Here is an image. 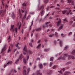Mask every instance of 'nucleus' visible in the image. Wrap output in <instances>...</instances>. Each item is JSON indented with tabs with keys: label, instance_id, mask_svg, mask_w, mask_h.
Returning <instances> with one entry per match:
<instances>
[{
	"label": "nucleus",
	"instance_id": "1",
	"mask_svg": "<svg viewBox=\"0 0 75 75\" xmlns=\"http://www.w3.org/2000/svg\"><path fill=\"white\" fill-rule=\"evenodd\" d=\"M16 25L17 26V28H13L14 27V25L11 26V31H12V32H14V31H15V32H16V33H17V31L18 30H20V27L21 25V22H18L17 23Z\"/></svg>",
	"mask_w": 75,
	"mask_h": 75
},
{
	"label": "nucleus",
	"instance_id": "2",
	"mask_svg": "<svg viewBox=\"0 0 75 75\" xmlns=\"http://www.w3.org/2000/svg\"><path fill=\"white\" fill-rule=\"evenodd\" d=\"M24 51H25V52H27L28 54H32V52L31 51L27 50V47H26V46H24L23 52L24 55H25V54H26V53L24 52Z\"/></svg>",
	"mask_w": 75,
	"mask_h": 75
},
{
	"label": "nucleus",
	"instance_id": "3",
	"mask_svg": "<svg viewBox=\"0 0 75 75\" xmlns=\"http://www.w3.org/2000/svg\"><path fill=\"white\" fill-rule=\"evenodd\" d=\"M71 10H70L69 11V13H68V11L67 10H64V11H62V13L63 14H64L65 13H67V15H68L69 14H72L73 13L72 12H71Z\"/></svg>",
	"mask_w": 75,
	"mask_h": 75
},
{
	"label": "nucleus",
	"instance_id": "4",
	"mask_svg": "<svg viewBox=\"0 0 75 75\" xmlns=\"http://www.w3.org/2000/svg\"><path fill=\"white\" fill-rule=\"evenodd\" d=\"M71 58L73 59H75V57L74 56H71V55H68V59H70Z\"/></svg>",
	"mask_w": 75,
	"mask_h": 75
},
{
	"label": "nucleus",
	"instance_id": "5",
	"mask_svg": "<svg viewBox=\"0 0 75 75\" xmlns=\"http://www.w3.org/2000/svg\"><path fill=\"white\" fill-rule=\"evenodd\" d=\"M67 1L69 3H71L72 5H74V1L73 0H68Z\"/></svg>",
	"mask_w": 75,
	"mask_h": 75
},
{
	"label": "nucleus",
	"instance_id": "6",
	"mask_svg": "<svg viewBox=\"0 0 75 75\" xmlns=\"http://www.w3.org/2000/svg\"><path fill=\"white\" fill-rule=\"evenodd\" d=\"M61 24V19H59V21L57 22V27H59L60 25Z\"/></svg>",
	"mask_w": 75,
	"mask_h": 75
},
{
	"label": "nucleus",
	"instance_id": "7",
	"mask_svg": "<svg viewBox=\"0 0 75 75\" xmlns=\"http://www.w3.org/2000/svg\"><path fill=\"white\" fill-rule=\"evenodd\" d=\"M26 69V68L25 66H24L23 67V69L24 70L23 71V75H26V71L25 70Z\"/></svg>",
	"mask_w": 75,
	"mask_h": 75
},
{
	"label": "nucleus",
	"instance_id": "8",
	"mask_svg": "<svg viewBox=\"0 0 75 75\" xmlns=\"http://www.w3.org/2000/svg\"><path fill=\"white\" fill-rule=\"evenodd\" d=\"M11 63H12V61H9L6 64V65L5 64L4 65V68H5L6 66H7V65H8V64H11Z\"/></svg>",
	"mask_w": 75,
	"mask_h": 75
},
{
	"label": "nucleus",
	"instance_id": "9",
	"mask_svg": "<svg viewBox=\"0 0 75 75\" xmlns=\"http://www.w3.org/2000/svg\"><path fill=\"white\" fill-rule=\"evenodd\" d=\"M63 25H62L60 26L59 28L58 29L57 31H59L60 30H62L63 28Z\"/></svg>",
	"mask_w": 75,
	"mask_h": 75
},
{
	"label": "nucleus",
	"instance_id": "10",
	"mask_svg": "<svg viewBox=\"0 0 75 75\" xmlns=\"http://www.w3.org/2000/svg\"><path fill=\"white\" fill-rule=\"evenodd\" d=\"M27 11H25V15L24 16V17L22 19V22L23 23V19H25L26 18V14H27Z\"/></svg>",
	"mask_w": 75,
	"mask_h": 75
},
{
	"label": "nucleus",
	"instance_id": "11",
	"mask_svg": "<svg viewBox=\"0 0 75 75\" xmlns=\"http://www.w3.org/2000/svg\"><path fill=\"white\" fill-rule=\"evenodd\" d=\"M6 50V47L5 46H4L1 51V53H2V52H4Z\"/></svg>",
	"mask_w": 75,
	"mask_h": 75
},
{
	"label": "nucleus",
	"instance_id": "12",
	"mask_svg": "<svg viewBox=\"0 0 75 75\" xmlns=\"http://www.w3.org/2000/svg\"><path fill=\"white\" fill-rule=\"evenodd\" d=\"M11 17H12L13 19H14L15 18V15L14 14V12L12 13V14H11Z\"/></svg>",
	"mask_w": 75,
	"mask_h": 75
},
{
	"label": "nucleus",
	"instance_id": "13",
	"mask_svg": "<svg viewBox=\"0 0 75 75\" xmlns=\"http://www.w3.org/2000/svg\"><path fill=\"white\" fill-rule=\"evenodd\" d=\"M59 45L61 47H62V45H63V42H62V40H60L59 42Z\"/></svg>",
	"mask_w": 75,
	"mask_h": 75
},
{
	"label": "nucleus",
	"instance_id": "14",
	"mask_svg": "<svg viewBox=\"0 0 75 75\" xmlns=\"http://www.w3.org/2000/svg\"><path fill=\"white\" fill-rule=\"evenodd\" d=\"M43 28H45V27H47V22H46L44 25H43Z\"/></svg>",
	"mask_w": 75,
	"mask_h": 75
},
{
	"label": "nucleus",
	"instance_id": "15",
	"mask_svg": "<svg viewBox=\"0 0 75 75\" xmlns=\"http://www.w3.org/2000/svg\"><path fill=\"white\" fill-rule=\"evenodd\" d=\"M44 9V6L42 5L40 7H39L38 8V10H42Z\"/></svg>",
	"mask_w": 75,
	"mask_h": 75
},
{
	"label": "nucleus",
	"instance_id": "16",
	"mask_svg": "<svg viewBox=\"0 0 75 75\" xmlns=\"http://www.w3.org/2000/svg\"><path fill=\"white\" fill-rule=\"evenodd\" d=\"M36 73L37 74V75H41L42 74L41 73H40V70H38L36 72Z\"/></svg>",
	"mask_w": 75,
	"mask_h": 75
},
{
	"label": "nucleus",
	"instance_id": "17",
	"mask_svg": "<svg viewBox=\"0 0 75 75\" xmlns=\"http://www.w3.org/2000/svg\"><path fill=\"white\" fill-rule=\"evenodd\" d=\"M67 56V54H65L64 55L63 57H62V59H65V57Z\"/></svg>",
	"mask_w": 75,
	"mask_h": 75
},
{
	"label": "nucleus",
	"instance_id": "18",
	"mask_svg": "<svg viewBox=\"0 0 75 75\" xmlns=\"http://www.w3.org/2000/svg\"><path fill=\"white\" fill-rule=\"evenodd\" d=\"M23 57H24V56H23V55L22 54H21L19 56V59H22V58H23Z\"/></svg>",
	"mask_w": 75,
	"mask_h": 75
},
{
	"label": "nucleus",
	"instance_id": "19",
	"mask_svg": "<svg viewBox=\"0 0 75 75\" xmlns=\"http://www.w3.org/2000/svg\"><path fill=\"white\" fill-rule=\"evenodd\" d=\"M33 21H32L31 23V25L29 27V28H30L29 31H30V30H31V26L33 25Z\"/></svg>",
	"mask_w": 75,
	"mask_h": 75
},
{
	"label": "nucleus",
	"instance_id": "20",
	"mask_svg": "<svg viewBox=\"0 0 75 75\" xmlns=\"http://www.w3.org/2000/svg\"><path fill=\"white\" fill-rule=\"evenodd\" d=\"M8 42H10V41H11V36H9L8 39Z\"/></svg>",
	"mask_w": 75,
	"mask_h": 75
},
{
	"label": "nucleus",
	"instance_id": "21",
	"mask_svg": "<svg viewBox=\"0 0 75 75\" xmlns=\"http://www.w3.org/2000/svg\"><path fill=\"white\" fill-rule=\"evenodd\" d=\"M55 9H56V10H59L57 11L58 13H59V12H60L61 11V9H60V8H55Z\"/></svg>",
	"mask_w": 75,
	"mask_h": 75
},
{
	"label": "nucleus",
	"instance_id": "22",
	"mask_svg": "<svg viewBox=\"0 0 75 75\" xmlns=\"http://www.w3.org/2000/svg\"><path fill=\"white\" fill-rule=\"evenodd\" d=\"M44 14V11H42L41 12H40V14L41 15V16H42L43 14Z\"/></svg>",
	"mask_w": 75,
	"mask_h": 75
},
{
	"label": "nucleus",
	"instance_id": "23",
	"mask_svg": "<svg viewBox=\"0 0 75 75\" xmlns=\"http://www.w3.org/2000/svg\"><path fill=\"white\" fill-rule=\"evenodd\" d=\"M41 44H39L37 46V49H38L39 48H40V47H41Z\"/></svg>",
	"mask_w": 75,
	"mask_h": 75
},
{
	"label": "nucleus",
	"instance_id": "24",
	"mask_svg": "<svg viewBox=\"0 0 75 75\" xmlns=\"http://www.w3.org/2000/svg\"><path fill=\"white\" fill-rule=\"evenodd\" d=\"M30 68H28V72L27 74L26 73V75H28V72H29V71H30Z\"/></svg>",
	"mask_w": 75,
	"mask_h": 75
},
{
	"label": "nucleus",
	"instance_id": "25",
	"mask_svg": "<svg viewBox=\"0 0 75 75\" xmlns=\"http://www.w3.org/2000/svg\"><path fill=\"white\" fill-rule=\"evenodd\" d=\"M41 28H40L36 29V31H41Z\"/></svg>",
	"mask_w": 75,
	"mask_h": 75
},
{
	"label": "nucleus",
	"instance_id": "26",
	"mask_svg": "<svg viewBox=\"0 0 75 75\" xmlns=\"http://www.w3.org/2000/svg\"><path fill=\"white\" fill-rule=\"evenodd\" d=\"M39 67H40V68L41 69V68H42V64H39Z\"/></svg>",
	"mask_w": 75,
	"mask_h": 75
},
{
	"label": "nucleus",
	"instance_id": "27",
	"mask_svg": "<svg viewBox=\"0 0 75 75\" xmlns=\"http://www.w3.org/2000/svg\"><path fill=\"white\" fill-rule=\"evenodd\" d=\"M47 19V15H46L44 17V20H45Z\"/></svg>",
	"mask_w": 75,
	"mask_h": 75
},
{
	"label": "nucleus",
	"instance_id": "28",
	"mask_svg": "<svg viewBox=\"0 0 75 75\" xmlns=\"http://www.w3.org/2000/svg\"><path fill=\"white\" fill-rule=\"evenodd\" d=\"M19 43H18L16 45V46L18 48V49L19 50L20 49V47H18V45Z\"/></svg>",
	"mask_w": 75,
	"mask_h": 75
},
{
	"label": "nucleus",
	"instance_id": "29",
	"mask_svg": "<svg viewBox=\"0 0 75 75\" xmlns=\"http://www.w3.org/2000/svg\"><path fill=\"white\" fill-rule=\"evenodd\" d=\"M54 35V34H50L49 35V37H53Z\"/></svg>",
	"mask_w": 75,
	"mask_h": 75
},
{
	"label": "nucleus",
	"instance_id": "30",
	"mask_svg": "<svg viewBox=\"0 0 75 75\" xmlns=\"http://www.w3.org/2000/svg\"><path fill=\"white\" fill-rule=\"evenodd\" d=\"M19 13L20 17V18H21V12H20V10H19Z\"/></svg>",
	"mask_w": 75,
	"mask_h": 75
},
{
	"label": "nucleus",
	"instance_id": "31",
	"mask_svg": "<svg viewBox=\"0 0 75 75\" xmlns=\"http://www.w3.org/2000/svg\"><path fill=\"white\" fill-rule=\"evenodd\" d=\"M72 64V62H67L66 63V64L67 65H69V64Z\"/></svg>",
	"mask_w": 75,
	"mask_h": 75
},
{
	"label": "nucleus",
	"instance_id": "32",
	"mask_svg": "<svg viewBox=\"0 0 75 75\" xmlns=\"http://www.w3.org/2000/svg\"><path fill=\"white\" fill-rule=\"evenodd\" d=\"M54 59V57H51V58L50 59V61H53V60Z\"/></svg>",
	"mask_w": 75,
	"mask_h": 75
},
{
	"label": "nucleus",
	"instance_id": "33",
	"mask_svg": "<svg viewBox=\"0 0 75 75\" xmlns=\"http://www.w3.org/2000/svg\"><path fill=\"white\" fill-rule=\"evenodd\" d=\"M23 62L24 64H26V60H25V59L24 58L23 59Z\"/></svg>",
	"mask_w": 75,
	"mask_h": 75
},
{
	"label": "nucleus",
	"instance_id": "34",
	"mask_svg": "<svg viewBox=\"0 0 75 75\" xmlns=\"http://www.w3.org/2000/svg\"><path fill=\"white\" fill-rule=\"evenodd\" d=\"M68 48V46H67L65 47L64 49V50H67Z\"/></svg>",
	"mask_w": 75,
	"mask_h": 75
},
{
	"label": "nucleus",
	"instance_id": "35",
	"mask_svg": "<svg viewBox=\"0 0 75 75\" xmlns=\"http://www.w3.org/2000/svg\"><path fill=\"white\" fill-rule=\"evenodd\" d=\"M55 34L56 37H58V33L57 32H55Z\"/></svg>",
	"mask_w": 75,
	"mask_h": 75
},
{
	"label": "nucleus",
	"instance_id": "36",
	"mask_svg": "<svg viewBox=\"0 0 75 75\" xmlns=\"http://www.w3.org/2000/svg\"><path fill=\"white\" fill-rule=\"evenodd\" d=\"M26 4H25L24 3L22 4V6H23V7H24L26 6Z\"/></svg>",
	"mask_w": 75,
	"mask_h": 75
},
{
	"label": "nucleus",
	"instance_id": "37",
	"mask_svg": "<svg viewBox=\"0 0 75 75\" xmlns=\"http://www.w3.org/2000/svg\"><path fill=\"white\" fill-rule=\"evenodd\" d=\"M62 56H61L58 59H57V60H60L61 59H62Z\"/></svg>",
	"mask_w": 75,
	"mask_h": 75
},
{
	"label": "nucleus",
	"instance_id": "38",
	"mask_svg": "<svg viewBox=\"0 0 75 75\" xmlns=\"http://www.w3.org/2000/svg\"><path fill=\"white\" fill-rule=\"evenodd\" d=\"M3 1H4V0H2V3L3 6L4 7V3H3Z\"/></svg>",
	"mask_w": 75,
	"mask_h": 75
},
{
	"label": "nucleus",
	"instance_id": "39",
	"mask_svg": "<svg viewBox=\"0 0 75 75\" xmlns=\"http://www.w3.org/2000/svg\"><path fill=\"white\" fill-rule=\"evenodd\" d=\"M75 50H73L72 52H71V54H75Z\"/></svg>",
	"mask_w": 75,
	"mask_h": 75
},
{
	"label": "nucleus",
	"instance_id": "40",
	"mask_svg": "<svg viewBox=\"0 0 75 75\" xmlns=\"http://www.w3.org/2000/svg\"><path fill=\"white\" fill-rule=\"evenodd\" d=\"M62 70H61L60 71H59L58 72L61 74H62L63 73H62Z\"/></svg>",
	"mask_w": 75,
	"mask_h": 75
},
{
	"label": "nucleus",
	"instance_id": "41",
	"mask_svg": "<svg viewBox=\"0 0 75 75\" xmlns=\"http://www.w3.org/2000/svg\"><path fill=\"white\" fill-rule=\"evenodd\" d=\"M19 61V59H17L16 61L15 62V64H17V62Z\"/></svg>",
	"mask_w": 75,
	"mask_h": 75
},
{
	"label": "nucleus",
	"instance_id": "42",
	"mask_svg": "<svg viewBox=\"0 0 75 75\" xmlns=\"http://www.w3.org/2000/svg\"><path fill=\"white\" fill-rule=\"evenodd\" d=\"M66 74H71V72L70 71H67L66 72Z\"/></svg>",
	"mask_w": 75,
	"mask_h": 75
},
{
	"label": "nucleus",
	"instance_id": "43",
	"mask_svg": "<svg viewBox=\"0 0 75 75\" xmlns=\"http://www.w3.org/2000/svg\"><path fill=\"white\" fill-rule=\"evenodd\" d=\"M53 64V63H52L50 62V67H52V65Z\"/></svg>",
	"mask_w": 75,
	"mask_h": 75
},
{
	"label": "nucleus",
	"instance_id": "44",
	"mask_svg": "<svg viewBox=\"0 0 75 75\" xmlns=\"http://www.w3.org/2000/svg\"><path fill=\"white\" fill-rule=\"evenodd\" d=\"M29 45L30 47H33V45H32V43H30Z\"/></svg>",
	"mask_w": 75,
	"mask_h": 75
},
{
	"label": "nucleus",
	"instance_id": "45",
	"mask_svg": "<svg viewBox=\"0 0 75 75\" xmlns=\"http://www.w3.org/2000/svg\"><path fill=\"white\" fill-rule=\"evenodd\" d=\"M56 67H57V66L54 65L53 67V69H55V68H56Z\"/></svg>",
	"mask_w": 75,
	"mask_h": 75
},
{
	"label": "nucleus",
	"instance_id": "46",
	"mask_svg": "<svg viewBox=\"0 0 75 75\" xmlns=\"http://www.w3.org/2000/svg\"><path fill=\"white\" fill-rule=\"evenodd\" d=\"M30 18V15H29L28 16V17L26 20H28V19L29 18Z\"/></svg>",
	"mask_w": 75,
	"mask_h": 75
},
{
	"label": "nucleus",
	"instance_id": "47",
	"mask_svg": "<svg viewBox=\"0 0 75 75\" xmlns=\"http://www.w3.org/2000/svg\"><path fill=\"white\" fill-rule=\"evenodd\" d=\"M23 10H22V13H24V10H25V8H24L23 9Z\"/></svg>",
	"mask_w": 75,
	"mask_h": 75
},
{
	"label": "nucleus",
	"instance_id": "48",
	"mask_svg": "<svg viewBox=\"0 0 75 75\" xmlns=\"http://www.w3.org/2000/svg\"><path fill=\"white\" fill-rule=\"evenodd\" d=\"M2 12H3V10H1V11H0V15L1 14V13H2Z\"/></svg>",
	"mask_w": 75,
	"mask_h": 75
},
{
	"label": "nucleus",
	"instance_id": "49",
	"mask_svg": "<svg viewBox=\"0 0 75 75\" xmlns=\"http://www.w3.org/2000/svg\"><path fill=\"white\" fill-rule=\"evenodd\" d=\"M50 7V8H54L55 7V6H51Z\"/></svg>",
	"mask_w": 75,
	"mask_h": 75
},
{
	"label": "nucleus",
	"instance_id": "50",
	"mask_svg": "<svg viewBox=\"0 0 75 75\" xmlns=\"http://www.w3.org/2000/svg\"><path fill=\"white\" fill-rule=\"evenodd\" d=\"M72 23H73V21H71L70 22V24H72Z\"/></svg>",
	"mask_w": 75,
	"mask_h": 75
},
{
	"label": "nucleus",
	"instance_id": "51",
	"mask_svg": "<svg viewBox=\"0 0 75 75\" xmlns=\"http://www.w3.org/2000/svg\"><path fill=\"white\" fill-rule=\"evenodd\" d=\"M44 2L45 3H47V0H44Z\"/></svg>",
	"mask_w": 75,
	"mask_h": 75
},
{
	"label": "nucleus",
	"instance_id": "52",
	"mask_svg": "<svg viewBox=\"0 0 75 75\" xmlns=\"http://www.w3.org/2000/svg\"><path fill=\"white\" fill-rule=\"evenodd\" d=\"M72 27H75V23H74L72 25Z\"/></svg>",
	"mask_w": 75,
	"mask_h": 75
},
{
	"label": "nucleus",
	"instance_id": "53",
	"mask_svg": "<svg viewBox=\"0 0 75 75\" xmlns=\"http://www.w3.org/2000/svg\"><path fill=\"white\" fill-rule=\"evenodd\" d=\"M10 47H9V48L8 50V52H9L10 51Z\"/></svg>",
	"mask_w": 75,
	"mask_h": 75
},
{
	"label": "nucleus",
	"instance_id": "54",
	"mask_svg": "<svg viewBox=\"0 0 75 75\" xmlns=\"http://www.w3.org/2000/svg\"><path fill=\"white\" fill-rule=\"evenodd\" d=\"M28 59H29V56H27V59L26 60L28 61Z\"/></svg>",
	"mask_w": 75,
	"mask_h": 75
},
{
	"label": "nucleus",
	"instance_id": "55",
	"mask_svg": "<svg viewBox=\"0 0 75 75\" xmlns=\"http://www.w3.org/2000/svg\"><path fill=\"white\" fill-rule=\"evenodd\" d=\"M4 13L2 12L1 15L2 17H3V16H4Z\"/></svg>",
	"mask_w": 75,
	"mask_h": 75
},
{
	"label": "nucleus",
	"instance_id": "56",
	"mask_svg": "<svg viewBox=\"0 0 75 75\" xmlns=\"http://www.w3.org/2000/svg\"><path fill=\"white\" fill-rule=\"evenodd\" d=\"M72 34V32H70L69 34V35H71V34Z\"/></svg>",
	"mask_w": 75,
	"mask_h": 75
},
{
	"label": "nucleus",
	"instance_id": "57",
	"mask_svg": "<svg viewBox=\"0 0 75 75\" xmlns=\"http://www.w3.org/2000/svg\"><path fill=\"white\" fill-rule=\"evenodd\" d=\"M64 21H66V22H68V21L66 19H64Z\"/></svg>",
	"mask_w": 75,
	"mask_h": 75
},
{
	"label": "nucleus",
	"instance_id": "58",
	"mask_svg": "<svg viewBox=\"0 0 75 75\" xmlns=\"http://www.w3.org/2000/svg\"><path fill=\"white\" fill-rule=\"evenodd\" d=\"M16 50H17V49H15L14 50H13V52H16Z\"/></svg>",
	"mask_w": 75,
	"mask_h": 75
},
{
	"label": "nucleus",
	"instance_id": "59",
	"mask_svg": "<svg viewBox=\"0 0 75 75\" xmlns=\"http://www.w3.org/2000/svg\"><path fill=\"white\" fill-rule=\"evenodd\" d=\"M44 51L45 52H47V49H45L44 50Z\"/></svg>",
	"mask_w": 75,
	"mask_h": 75
},
{
	"label": "nucleus",
	"instance_id": "60",
	"mask_svg": "<svg viewBox=\"0 0 75 75\" xmlns=\"http://www.w3.org/2000/svg\"><path fill=\"white\" fill-rule=\"evenodd\" d=\"M49 25L50 27H52V25L51 24H50Z\"/></svg>",
	"mask_w": 75,
	"mask_h": 75
},
{
	"label": "nucleus",
	"instance_id": "61",
	"mask_svg": "<svg viewBox=\"0 0 75 75\" xmlns=\"http://www.w3.org/2000/svg\"><path fill=\"white\" fill-rule=\"evenodd\" d=\"M17 54H19V52H17V53L16 54L15 56H16Z\"/></svg>",
	"mask_w": 75,
	"mask_h": 75
},
{
	"label": "nucleus",
	"instance_id": "62",
	"mask_svg": "<svg viewBox=\"0 0 75 75\" xmlns=\"http://www.w3.org/2000/svg\"><path fill=\"white\" fill-rule=\"evenodd\" d=\"M14 72L15 73H16V72H17V71L16 70L14 69L13 70Z\"/></svg>",
	"mask_w": 75,
	"mask_h": 75
},
{
	"label": "nucleus",
	"instance_id": "63",
	"mask_svg": "<svg viewBox=\"0 0 75 75\" xmlns=\"http://www.w3.org/2000/svg\"><path fill=\"white\" fill-rule=\"evenodd\" d=\"M61 3H63L64 2V1H63V0H61Z\"/></svg>",
	"mask_w": 75,
	"mask_h": 75
},
{
	"label": "nucleus",
	"instance_id": "64",
	"mask_svg": "<svg viewBox=\"0 0 75 75\" xmlns=\"http://www.w3.org/2000/svg\"><path fill=\"white\" fill-rule=\"evenodd\" d=\"M53 18H52V17H50L49 18V19H52Z\"/></svg>",
	"mask_w": 75,
	"mask_h": 75
}]
</instances>
